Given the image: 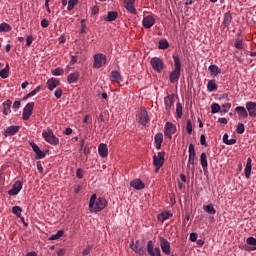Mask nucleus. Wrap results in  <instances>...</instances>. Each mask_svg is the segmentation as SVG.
Instances as JSON below:
<instances>
[{
    "instance_id": "338daca9",
    "label": "nucleus",
    "mask_w": 256,
    "mask_h": 256,
    "mask_svg": "<svg viewBox=\"0 0 256 256\" xmlns=\"http://www.w3.org/2000/svg\"><path fill=\"white\" fill-rule=\"evenodd\" d=\"M218 121H219V123H221L222 125H227V118H219Z\"/></svg>"
},
{
    "instance_id": "20e7f679",
    "label": "nucleus",
    "mask_w": 256,
    "mask_h": 256,
    "mask_svg": "<svg viewBox=\"0 0 256 256\" xmlns=\"http://www.w3.org/2000/svg\"><path fill=\"white\" fill-rule=\"evenodd\" d=\"M107 63V57L104 54H95L94 55V69H101L103 65Z\"/></svg>"
},
{
    "instance_id": "412c9836",
    "label": "nucleus",
    "mask_w": 256,
    "mask_h": 256,
    "mask_svg": "<svg viewBox=\"0 0 256 256\" xmlns=\"http://www.w3.org/2000/svg\"><path fill=\"white\" fill-rule=\"evenodd\" d=\"M164 105L166 113L171 112V107H173V96L169 95L164 98Z\"/></svg>"
},
{
    "instance_id": "7ed1b4c3",
    "label": "nucleus",
    "mask_w": 256,
    "mask_h": 256,
    "mask_svg": "<svg viewBox=\"0 0 256 256\" xmlns=\"http://www.w3.org/2000/svg\"><path fill=\"white\" fill-rule=\"evenodd\" d=\"M42 137L50 145H59V138H56L55 134L51 130H44L42 132Z\"/></svg>"
},
{
    "instance_id": "4c0bfd02",
    "label": "nucleus",
    "mask_w": 256,
    "mask_h": 256,
    "mask_svg": "<svg viewBox=\"0 0 256 256\" xmlns=\"http://www.w3.org/2000/svg\"><path fill=\"white\" fill-rule=\"evenodd\" d=\"M64 233L65 231L59 230L56 234H53L52 236H50L49 240L57 241V239H61V237H63Z\"/></svg>"
},
{
    "instance_id": "6ab92c4d",
    "label": "nucleus",
    "mask_w": 256,
    "mask_h": 256,
    "mask_svg": "<svg viewBox=\"0 0 256 256\" xmlns=\"http://www.w3.org/2000/svg\"><path fill=\"white\" fill-rule=\"evenodd\" d=\"M189 158H188V167L189 165H195V146L193 144L189 145Z\"/></svg>"
},
{
    "instance_id": "473e14b6",
    "label": "nucleus",
    "mask_w": 256,
    "mask_h": 256,
    "mask_svg": "<svg viewBox=\"0 0 256 256\" xmlns=\"http://www.w3.org/2000/svg\"><path fill=\"white\" fill-rule=\"evenodd\" d=\"M200 163L203 169H205L209 165L207 163V154L205 152L201 153L200 155Z\"/></svg>"
},
{
    "instance_id": "0e129e2a",
    "label": "nucleus",
    "mask_w": 256,
    "mask_h": 256,
    "mask_svg": "<svg viewBox=\"0 0 256 256\" xmlns=\"http://www.w3.org/2000/svg\"><path fill=\"white\" fill-rule=\"evenodd\" d=\"M81 25H82V29L80 33H85V28L87 27V25L85 24V19L81 20Z\"/></svg>"
},
{
    "instance_id": "a19ab883",
    "label": "nucleus",
    "mask_w": 256,
    "mask_h": 256,
    "mask_svg": "<svg viewBox=\"0 0 256 256\" xmlns=\"http://www.w3.org/2000/svg\"><path fill=\"white\" fill-rule=\"evenodd\" d=\"M77 3H79V0H68V6H67L68 11H73Z\"/></svg>"
},
{
    "instance_id": "f3484780",
    "label": "nucleus",
    "mask_w": 256,
    "mask_h": 256,
    "mask_svg": "<svg viewBox=\"0 0 256 256\" xmlns=\"http://www.w3.org/2000/svg\"><path fill=\"white\" fill-rule=\"evenodd\" d=\"M130 249H132V251H134L138 255H141V253H143V246L141 245V242L139 240H137L136 243L132 241L130 243Z\"/></svg>"
},
{
    "instance_id": "5fc2aeb1",
    "label": "nucleus",
    "mask_w": 256,
    "mask_h": 256,
    "mask_svg": "<svg viewBox=\"0 0 256 256\" xmlns=\"http://www.w3.org/2000/svg\"><path fill=\"white\" fill-rule=\"evenodd\" d=\"M92 249H93V246H88L87 248H85L83 250L82 255H84V256L89 255V253H91Z\"/></svg>"
},
{
    "instance_id": "e2e57ef3",
    "label": "nucleus",
    "mask_w": 256,
    "mask_h": 256,
    "mask_svg": "<svg viewBox=\"0 0 256 256\" xmlns=\"http://www.w3.org/2000/svg\"><path fill=\"white\" fill-rule=\"evenodd\" d=\"M21 107V101H15L13 103L12 109H19Z\"/></svg>"
},
{
    "instance_id": "09e8293b",
    "label": "nucleus",
    "mask_w": 256,
    "mask_h": 256,
    "mask_svg": "<svg viewBox=\"0 0 256 256\" xmlns=\"http://www.w3.org/2000/svg\"><path fill=\"white\" fill-rule=\"evenodd\" d=\"M41 91V86H37L34 90L27 94V97H35L37 93Z\"/></svg>"
},
{
    "instance_id": "bf43d9fd",
    "label": "nucleus",
    "mask_w": 256,
    "mask_h": 256,
    "mask_svg": "<svg viewBox=\"0 0 256 256\" xmlns=\"http://www.w3.org/2000/svg\"><path fill=\"white\" fill-rule=\"evenodd\" d=\"M235 47H236V49H243V40H238L235 43Z\"/></svg>"
},
{
    "instance_id": "393cba45",
    "label": "nucleus",
    "mask_w": 256,
    "mask_h": 256,
    "mask_svg": "<svg viewBox=\"0 0 256 256\" xmlns=\"http://www.w3.org/2000/svg\"><path fill=\"white\" fill-rule=\"evenodd\" d=\"M235 111L237 112L239 117H243L244 119H247V117H249V113L247 112V109H245V107L243 106H237L235 108Z\"/></svg>"
},
{
    "instance_id": "423d86ee",
    "label": "nucleus",
    "mask_w": 256,
    "mask_h": 256,
    "mask_svg": "<svg viewBox=\"0 0 256 256\" xmlns=\"http://www.w3.org/2000/svg\"><path fill=\"white\" fill-rule=\"evenodd\" d=\"M165 163V152H158L157 155L153 156L154 167H163Z\"/></svg>"
},
{
    "instance_id": "6e6552de",
    "label": "nucleus",
    "mask_w": 256,
    "mask_h": 256,
    "mask_svg": "<svg viewBox=\"0 0 256 256\" xmlns=\"http://www.w3.org/2000/svg\"><path fill=\"white\" fill-rule=\"evenodd\" d=\"M152 68L154 71H157V73H161L163 71V60L157 57H154L150 61Z\"/></svg>"
},
{
    "instance_id": "58836bf2",
    "label": "nucleus",
    "mask_w": 256,
    "mask_h": 256,
    "mask_svg": "<svg viewBox=\"0 0 256 256\" xmlns=\"http://www.w3.org/2000/svg\"><path fill=\"white\" fill-rule=\"evenodd\" d=\"M176 114L178 119H181L183 117V106L181 105V103H178L176 105Z\"/></svg>"
},
{
    "instance_id": "a18cd8bd",
    "label": "nucleus",
    "mask_w": 256,
    "mask_h": 256,
    "mask_svg": "<svg viewBox=\"0 0 256 256\" xmlns=\"http://www.w3.org/2000/svg\"><path fill=\"white\" fill-rule=\"evenodd\" d=\"M219 111H221V106L217 103H214L211 105V113L215 114V113H219Z\"/></svg>"
},
{
    "instance_id": "052dcab7",
    "label": "nucleus",
    "mask_w": 256,
    "mask_h": 256,
    "mask_svg": "<svg viewBox=\"0 0 256 256\" xmlns=\"http://www.w3.org/2000/svg\"><path fill=\"white\" fill-rule=\"evenodd\" d=\"M41 27H44V28H47V27H49V20H47V19H42V21H41Z\"/></svg>"
},
{
    "instance_id": "2f4dec72",
    "label": "nucleus",
    "mask_w": 256,
    "mask_h": 256,
    "mask_svg": "<svg viewBox=\"0 0 256 256\" xmlns=\"http://www.w3.org/2000/svg\"><path fill=\"white\" fill-rule=\"evenodd\" d=\"M11 100H7L3 103V114L9 115L11 113Z\"/></svg>"
},
{
    "instance_id": "b1692460",
    "label": "nucleus",
    "mask_w": 256,
    "mask_h": 256,
    "mask_svg": "<svg viewBox=\"0 0 256 256\" xmlns=\"http://www.w3.org/2000/svg\"><path fill=\"white\" fill-rule=\"evenodd\" d=\"M79 77H81V74L79 72H73L67 77V81L70 84L77 83L79 81Z\"/></svg>"
},
{
    "instance_id": "cd10ccee",
    "label": "nucleus",
    "mask_w": 256,
    "mask_h": 256,
    "mask_svg": "<svg viewBox=\"0 0 256 256\" xmlns=\"http://www.w3.org/2000/svg\"><path fill=\"white\" fill-rule=\"evenodd\" d=\"M118 17H119V13L115 11H110L108 12V15L104 17V21H107V22L115 21V19H117Z\"/></svg>"
},
{
    "instance_id": "3c124183",
    "label": "nucleus",
    "mask_w": 256,
    "mask_h": 256,
    "mask_svg": "<svg viewBox=\"0 0 256 256\" xmlns=\"http://www.w3.org/2000/svg\"><path fill=\"white\" fill-rule=\"evenodd\" d=\"M231 109V103H226L222 105V113H228Z\"/></svg>"
},
{
    "instance_id": "aec40b11",
    "label": "nucleus",
    "mask_w": 256,
    "mask_h": 256,
    "mask_svg": "<svg viewBox=\"0 0 256 256\" xmlns=\"http://www.w3.org/2000/svg\"><path fill=\"white\" fill-rule=\"evenodd\" d=\"M246 109L250 117H256V102H247Z\"/></svg>"
},
{
    "instance_id": "4d7b16f0",
    "label": "nucleus",
    "mask_w": 256,
    "mask_h": 256,
    "mask_svg": "<svg viewBox=\"0 0 256 256\" xmlns=\"http://www.w3.org/2000/svg\"><path fill=\"white\" fill-rule=\"evenodd\" d=\"M200 144L203 145L204 147L207 146V141H206V137H205L204 134H202V135L200 136Z\"/></svg>"
},
{
    "instance_id": "4468645a",
    "label": "nucleus",
    "mask_w": 256,
    "mask_h": 256,
    "mask_svg": "<svg viewBox=\"0 0 256 256\" xmlns=\"http://www.w3.org/2000/svg\"><path fill=\"white\" fill-rule=\"evenodd\" d=\"M19 129H21V127L19 126H9L4 130V137H13V135H17V133H19Z\"/></svg>"
},
{
    "instance_id": "ddd939ff",
    "label": "nucleus",
    "mask_w": 256,
    "mask_h": 256,
    "mask_svg": "<svg viewBox=\"0 0 256 256\" xmlns=\"http://www.w3.org/2000/svg\"><path fill=\"white\" fill-rule=\"evenodd\" d=\"M21 189H23V183H21V181H16L13 184L12 189L8 191V195H11V196L19 195V192L21 191Z\"/></svg>"
},
{
    "instance_id": "bb28decb",
    "label": "nucleus",
    "mask_w": 256,
    "mask_h": 256,
    "mask_svg": "<svg viewBox=\"0 0 256 256\" xmlns=\"http://www.w3.org/2000/svg\"><path fill=\"white\" fill-rule=\"evenodd\" d=\"M231 21H233V16L231 15V12H226L224 14L223 25L225 27H229L231 25Z\"/></svg>"
},
{
    "instance_id": "37998d69",
    "label": "nucleus",
    "mask_w": 256,
    "mask_h": 256,
    "mask_svg": "<svg viewBox=\"0 0 256 256\" xmlns=\"http://www.w3.org/2000/svg\"><path fill=\"white\" fill-rule=\"evenodd\" d=\"M207 89H208V91H210V92L215 91V89H217V84H215V81L210 80V81L208 82V84H207Z\"/></svg>"
},
{
    "instance_id": "774afa93",
    "label": "nucleus",
    "mask_w": 256,
    "mask_h": 256,
    "mask_svg": "<svg viewBox=\"0 0 256 256\" xmlns=\"http://www.w3.org/2000/svg\"><path fill=\"white\" fill-rule=\"evenodd\" d=\"M57 255H58V256H64V255H65V249H60V250L57 252Z\"/></svg>"
},
{
    "instance_id": "7c9ffc66",
    "label": "nucleus",
    "mask_w": 256,
    "mask_h": 256,
    "mask_svg": "<svg viewBox=\"0 0 256 256\" xmlns=\"http://www.w3.org/2000/svg\"><path fill=\"white\" fill-rule=\"evenodd\" d=\"M208 70L211 73V75H214L215 77H217V75H220L221 73V70L217 65H210Z\"/></svg>"
},
{
    "instance_id": "2eb2a0df",
    "label": "nucleus",
    "mask_w": 256,
    "mask_h": 256,
    "mask_svg": "<svg viewBox=\"0 0 256 256\" xmlns=\"http://www.w3.org/2000/svg\"><path fill=\"white\" fill-rule=\"evenodd\" d=\"M142 23L145 29H151L155 25V17L148 15L143 18Z\"/></svg>"
},
{
    "instance_id": "9d476101",
    "label": "nucleus",
    "mask_w": 256,
    "mask_h": 256,
    "mask_svg": "<svg viewBox=\"0 0 256 256\" xmlns=\"http://www.w3.org/2000/svg\"><path fill=\"white\" fill-rule=\"evenodd\" d=\"M160 247L165 255H171V244L163 237H160Z\"/></svg>"
},
{
    "instance_id": "c756f323",
    "label": "nucleus",
    "mask_w": 256,
    "mask_h": 256,
    "mask_svg": "<svg viewBox=\"0 0 256 256\" xmlns=\"http://www.w3.org/2000/svg\"><path fill=\"white\" fill-rule=\"evenodd\" d=\"M156 149H161V143H163V133H158L154 137Z\"/></svg>"
},
{
    "instance_id": "ea45409f",
    "label": "nucleus",
    "mask_w": 256,
    "mask_h": 256,
    "mask_svg": "<svg viewBox=\"0 0 256 256\" xmlns=\"http://www.w3.org/2000/svg\"><path fill=\"white\" fill-rule=\"evenodd\" d=\"M158 45H159L158 46L159 49H162V50L169 49V42L166 39L160 40Z\"/></svg>"
},
{
    "instance_id": "69168bd1",
    "label": "nucleus",
    "mask_w": 256,
    "mask_h": 256,
    "mask_svg": "<svg viewBox=\"0 0 256 256\" xmlns=\"http://www.w3.org/2000/svg\"><path fill=\"white\" fill-rule=\"evenodd\" d=\"M99 13V7L98 6H93L92 7V15H97Z\"/></svg>"
},
{
    "instance_id": "c03bdc74",
    "label": "nucleus",
    "mask_w": 256,
    "mask_h": 256,
    "mask_svg": "<svg viewBox=\"0 0 256 256\" xmlns=\"http://www.w3.org/2000/svg\"><path fill=\"white\" fill-rule=\"evenodd\" d=\"M22 211H23V209H21V207H19V206H14L12 208V213H14V215H16V217H21Z\"/></svg>"
},
{
    "instance_id": "6e6d98bb",
    "label": "nucleus",
    "mask_w": 256,
    "mask_h": 256,
    "mask_svg": "<svg viewBox=\"0 0 256 256\" xmlns=\"http://www.w3.org/2000/svg\"><path fill=\"white\" fill-rule=\"evenodd\" d=\"M34 39L31 35L27 36L26 38V45L27 47H31V44L33 43Z\"/></svg>"
},
{
    "instance_id": "680f3d73",
    "label": "nucleus",
    "mask_w": 256,
    "mask_h": 256,
    "mask_svg": "<svg viewBox=\"0 0 256 256\" xmlns=\"http://www.w3.org/2000/svg\"><path fill=\"white\" fill-rule=\"evenodd\" d=\"M190 241H192V243H195V241H197V233H191L190 234Z\"/></svg>"
},
{
    "instance_id": "13d9d810",
    "label": "nucleus",
    "mask_w": 256,
    "mask_h": 256,
    "mask_svg": "<svg viewBox=\"0 0 256 256\" xmlns=\"http://www.w3.org/2000/svg\"><path fill=\"white\" fill-rule=\"evenodd\" d=\"M76 176L78 179H83V170L81 168L77 169Z\"/></svg>"
},
{
    "instance_id": "9b49d317",
    "label": "nucleus",
    "mask_w": 256,
    "mask_h": 256,
    "mask_svg": "<svg viewBox=\"0 0 256 256\" xmlns=\"http://www.w3.org/2000/svg\"><path fill=\"white\" fill-rule=\"evenodd\" d=\"M124 7L128 13L137 15V9H135V0H124Z\"/></svg>"
},
{
    "instance_id": "49530a36",
    "label": "nucleus",
    "mask_w": 256,
    "mask_h": 256,
    "mask_svg": "<svg viewBox=\"0 0 256 256\" xmlns=\"http://www.w3.org/2000/svg\"><path fill=\"white\" fill-rule=\"evenodd\" d=\"M236 132L239 135H243V133H245V125H243V123H238L237 128H236Z\"/></svg>"
},
{
    "instance_id": "c85d7f7f",
    "label": "nucleus",
    "mask_w": 256,
    "mask_h": 256,
    "mask_svg": "<svg viewBox=\"0 0 256 256\" xmlns=\"http://www.w3.org/2000/svg\"><path fill=\"white\" fill-rule=\"evenodd\" d=\"M111 81H116V83H121L123 81V78L121 77V73L117 71H112L110 76Z\"/></svg>"
},
{
    "instance_id": "0eeeda50",
    "label": "nucleus",
    "mask_w": 256,
    "mask_h": 256,
    "mask_svg": "<svg viewBox=\"0 0 256 256\" xmlns=\"http://www.w3.org/2000/svg\"><path fill=\"white\" fill-rule=\"evenodd\" d=\"M147 251L150 256H161V249L159 247L155 248L152 240H149L147 243Z\"/></svg>"
},
{
    "instance_id": "de8ad7c7",
    "label": "nucleus",
    "mask_w": 256,
    "mask_h": 256,
    "mask_svg": "<svg viewBox=\"0 0 256 256\" xmlns=\"http://www.w3.org/2000/svg\"><path fill=\"white\" fill-rule=\"evenodd\" d=\"M186 131L188 135H191L193 133V124L191 123V120H187L186 122Z\"/></svg>"
},
{
    "instance_id": "c9c22d12",
    "label": "nucleus",
    "mask_w": 256,
    "mask_h": 256,
    "mask_svg": "<svg viewBox=\"0 0 256 256\" xmlns=\"http://www.w3.org/2000/svg\"><path fill=\"white\" fill-rule=\"evenodd\" d=\"M223 143H225L226 145H235V143H237V140L233 139V138L229 140V135L224 134L223 135Z\"/></svg>"
},
{
    "instance_id": "dca6fc26",
    "label": "nucleus",
    "mask_w": 256,
    "mask_h": 256,
    "mask_svg": "<svg viewBox=\"0 0 256 256\" xmlns=\"http://www.w3.org/2000/svg\"><path fill=\"white\" fill-rule=\"evenodd\" d=\"M138 122L140 125H146L149 123V114L147 113V110L140 111V114L138 115Z\"/></svg>"
},
{
    "instance_id": "5701e85b",
    "label": "nucleus",
    "mask_w": 256,
    "mask_h": 256,
    "mask_svg": "<svg viewBox=\"0 0 256 256\" xmlns=\"http://www.w3.org/2000/svg\"><path fill=\"white\" fill-rule=\"evenodd\" d=\"M98 153L100 157H107L109 155V149L107 148V144L101 143L98 146Z\"/></svg>"
},
{
    "instance_id": "864d4df0",
    "label": "nucleus",
    "mask_w": 256,
    "mask_h": 256,
    "mask_svg": "<svg viewBox=\"0 0 256 256\" xmlns=\"http://www.w3.org/2000/svg\"><path fill=\"white\" fill-rule=\"evenodd\" d=\"M247 245H256V239L254 237H249L246 240Z\"/></svg>"
},
{
    "instance_id": "f704fd0d",
    "label": "nucleus",
    "mask_w": 256,
    "mask_h": 256,
    "mask_svg": "<svg viewBox=\"0 0 256 256\" xmlns=\"http://www.w3.org/2000/svg\"><path fill=\"white\" fill-rule=\"evenodd\" d=\"M204 211L209 215H215V213H217V210H215V207H213V204H208L204 206Z\"/></svg>"
},
{
    "instance_id": "e433bc0d",
    "label": "nucleus",
    "mask_w": 256,
    "mask_h": 256,
    "mask_svg": "<svg viewBox=\"0 0 256 256\" xmlns=\"http://www.w3.org/2000/svg\"><path fill=\"white\" fill-rule=\"evenodd\" d=\"M0 77L1 79H7V77H9V64H7L5 68L0 70Z\"/></svg>"
},
{
    "instance_id": "72a5a7b5",
    "label": "nucleus",
    "mask_w": 256,
    "mask_h": 256,
    "mask_svg": "<svg viewBox=\"0 0 256 256\" xmlns=\"http://www.w3.org/2000/svg\"><path fill=\"white\" fill-rule=\"evenodd\" d=\"M12 27L7 24L6 22H3L0 24V33H9L11 31Z\"/></svg>"
},
{
    "instance_id": "8fccbe9b",
    "label": "nucleus",
    "mask_w": 256,
    "mask_h": 256,
    "mask_svg": "<svg viewBox=\"0 0 256 256\" xmlns=\"http://www.w3.org/2000/svg\"><path fill=\"white\" fill-rule=\"evenodd\" d=\"M54 95L56 99H61V97H63V90H61V88L56 89Z\"/></svg>"
},
{
    "instance_id": "f257e3e1",
    "label": "nucleus",
    "mask_w": 256,
    "mask_h": 256,
    "mask_svg": "<svg viewBox=\"0 0 256 256\" xmlns=\"http://www.w3.org/2000/svg\"><path fill=\"white\" fill-rule=\"evenodd\" d=\"M107 207V200L103 197L97 199V194H93L89 200V211L90 213H99Z\"/></svg>"
},
{
    "instance_id": "79ce46f5",
    "label": "nucleus",
    "mask_w": 256,
    "mask_h": 256,
    "mask_svg": "<svg viewBox=\"0 0 256 256\" xmlns=\"http://www.w3.org/2000/svg\"><path fill=\"white\" fill-rule=\"evenodd\" d=\"M63 73H65L63 68H55L54 70H52V75H54V77H61Z\"/></svg>"
},
{
    "instance_id": "f03ea898",
    "label": "nucleus",
    "mask_w": 256,
    "mask_h": 256,
    "mask_svg": "<svg viewBox=\"0 0 256 256\" xmlns=\"http://www.w3.org/2000/svg\"><path fill=\"white\" fill-rule=\"evenodd\" d=\"M175 69L170 73L169 79L171 83H177L181 77V60L178 56H173Z\"/></svg>"
},
{
    "instance_id": "a211bd4d",
    "label": "nucleus",
    "mask_w": 256,
    "mask_h": 256,
    "mask_svg": "<svg viewBox=\"0 0 256 256\" xmlns=\"http://www.w3.org/2000/svg\"><path fill=\"white\" fill-rule=\"evenodd\" d=\"M130 187H133V189H136L137 191H141L145 189V183H143L141 179H135L130 182Z\"/></svg>"
},
{
    "instance_id": "a878e982",
    "label": "nucleus",
    "mask_w": 256,
    "mask_h": 256,
    "mask_svg": "<svg viewBox=\"0 0 256 256\" xmlns=\"http://www.w3.org/2000/svg\"><path fill=\"white\" fill-rule=\"evenodd\" d=\"M170 217H173L172 213L162 212L158 215V221H160V223H165V221H167V219H169Z\"/></svg>"
},
{
    "instance_id": "1a4fd4ad",
    "label": "nucleus",
    "mask_w": 256,
    "mask_h": 256,
    "mask_svg": "<svg viewBox=\"0 0 256 256\" xmlns=\"http://www.w3.org/2000/svg\"><path fill=\"white\" fill-rule=\"evenodd\" d=\"M176 131H177V127L175 125L171 124L170 122H167L165 124L164 135L168 139H171L172 135H174V133H176Z\"/></svg>"
},
{
    "instance_id": "603ef678",
    "label": "nucleus",
    "mask_w": 256,
    "mask_h": 256,
    "mask_svg": "<svg viewBox=\"0 0 256 256\" xmlns=\"http://www.w3.org/2000/svg\"><path fill=\"white\" fill-rule=\"evenodd\" d=\"M245 177L246 179H249L251 177V166L245 167Z\"/></svg>"
},
{
    "instance_id": "4be33fe9",
    "label": "nucleus",
    "mask_w": 256,
    "mask_h": 256,
    "mask_svg": "<svg viewBox=\"0 0 256 256\" xmlns=\"http://www.w3.org/2000/svg\"><path fill=\"white\" fill-rule=\"evenodd\" d=\"M46 85L49 91H53V89L59 87V80H57L56 78H50L47 80Z\"/></svg>"
},
{
    "instance_id": "f8f14e48",
    "label": "nucleus",
    "mask_w": 256,
    "mask_h": 256,
    "mask_svg": "<svg viewBox=\"0 0 256 256\" xmlns=\"http://www.w3.org/2000/svg\"><path fill=\"white\" fill-rule=\"evenodd\" d=\"M29 145L36 154V159H45V152L41 151V149L37 144H35V142H29Z\"/></svg>"
},
{
    "instance_id": "39448f33",
    "label": "nucleus",
    "mask_w": 256,
    "mask_h": 256,
    "mask_svg": "<svg viewBox=\"0 0 256 256\" xmlns=\"http://www.w3.org/2000/svg\"><path fill=\"white\" fill-rule=\"evenodd\" d=\"M35 108V102H29L23 109L22 118L24 121H29L31 115H33V109Z\"/></svg>"
}]
</instances>
